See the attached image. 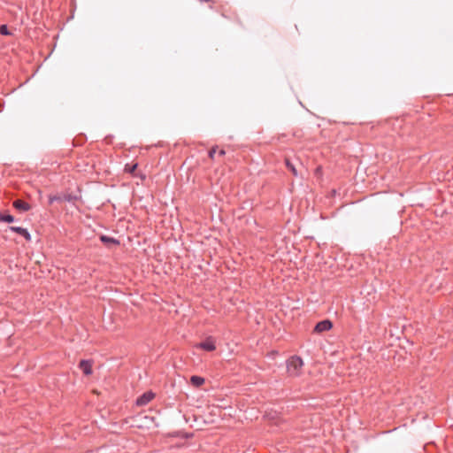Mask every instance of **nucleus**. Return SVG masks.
Listing matches in <instances>:
<instances>
[{"mask_svg": "<svg viewBox=\"0 0 453 453\" xmlns=\"http://www.w3.org/2000/svg\"><path fill=\"white\" fill-rule=\"evenodd\" d=\"M303 361L301 357L294 356L288 360L287 371L290 377H298L302 374Z\"/></svg>", "mask_w": 453, "mask_h": 453, "instance_id": "nucleus-1", "label": "nucleus"}, {"mask_svg": "<svg viewBox=\"0 0 453 453\" xmlns=\"http://www.w3.org/2000/svg\"><path fill=\"white\" fill-rule=\"evenodd\" d=\"M154 396L155 395L153 392L148 391L137 398L136 404L139 406L146 405L154 398Z\"/></svg>", "mask_w": 453, "mask_h": 453, "instance_id": "nucleus-2", "label": "nucleus"}, {"mask_svg": "<svg viewBox=\"0 0 453 453\" xmlns=\"http://www.w3.org/2000/svg\"><path fill=\"white\" fill-rule=\"evenodd\" d=\"M332 322L330 320H323V321H320L319 322L315 328H314V331L316 333H323V332H326V331H328L332 328Z\"/></svg>", "mask_w": 453, "mask_h": 453, "instance_id": "nucleus-3", "label": "nucleus"}, {"mask_svg": "<svg viewBox=\"0 0 453 453\" xmlns=\"http://www.w3.org/2000/svg\"><path fill=\"white\" fill-rule=\"evenodd\" d=\"M197 347L207 351H212L216 349L215 342L211 338H209L205 342L199 343Z\"/></svg>", "mask_w": 453, "mask_h": 453, "instance_id": "nucleus-4", "label": "nucleus"}, {"mask_svg": "<svg viewBox=\"0 0 453 453\" xmlns=\"http://www.w3.org/2000/svg\"><path fill=\"white\" fill-rule=\"evenodd\" d=\"M80 368L86 375L92 373V363L88 360H81L80 363Z\"/></svg>", "mask_w": 453, "mask_h": 453, "instance_id": "nucleus-5", "label": "nucleus"}, {"mask_svg": "<svg viewBox=\"0 0 453 453\" xmlns=\"http://www.w3.org/2000/svg\"><path fill=\"white\" fill-rule=\"evenodd\" d=\"M10 229L17 234H19L20 235L24 236L27 241L31 240V235L27 232V229L19 227V226H11Z\"/></svg>", "mask_w": 453, "mask_h": 453, "instance_id": "nucleus-6", "label": "nucleus"}, {"mask_svg": "<svg viewBox=\"0 0 453 453\" xmlns=\"http://www.w3.org/2000/svg\"><path fill=\"white\" fill-rule=\"evenodd\" d=\"M13 206L17 209V210H19V211H27L30 209V205L22 201V200H15L13 202Z\"/></svg>", "mask_w": 453, "mask_h": 453, "instance_id": "nucleus-7", "label": "nucleus"}, {"mask_svg": "<svg viewBox=\"0 0 453 453\" xmlns=\"http://www.w3.org/2000/svg\"><path fill=\"white\" fill-rule=\"evenodd\" d=\"M190 382L193 386L198 388L204 383V379L195 375L191 377Z\"/></svg>", "mask_w": 453, "mask_h": 453, "instance_id": "nucleus-8", "label": "nucleus"}, {"mask_svg": "<svg viewBox=\"0 0 453 453\" xmlns=\"http://www.w3.org/2000/svg\"><path fill=\"white\" fill-rule=\"evenodd\" d=\"M285 164H286V166L291 171V173L295 176H297V171H296V167L288 158L285 160Z\"/></svg>", "mask_w": 453, "mask_h": 453, "instance_id": "nucleus-9", "label": "nucleus"}, {"mask_svg": "<svg viewBox=\"0 0 453 453\" xmlns=\"http://www.w3.org/2000/svg\"><path fill=\"white\" fill-rule=\"evenodd\" d=\"M101 241L104 242V243H115V244H118V242L116 240H114L113 238H111V237H108V236H105V235H102L100 237Z\"/></svg>", "mask_w": 453, "mask_h": 453, "instance_id": "nucleus-10", "label": "nucleus"}, {"mask_svg": "<svg viewBox=\"0 0 453 453\" xmlns=\"http://www.w3.org/2000/svg\"><path fill=\"white\" fill-rule=\"evenodd\" d=\"M136 168H137V164H134L133 165H126L125 171L134 174V171L136 170Z\"/></svg>", "mask_w": 453, "mask_h": 453, "instance_id": "nucleus-11", "label": "nucleus"}, {"mask_svg": "<svg viewBox=\"0 0 453 453\" xmlns=\"http://www.w3.org/2000/svg\"><path fill=\"white\" fill-rule=\"evenodd\" d=\"M208 411L211 416H217L219 411V408L217 406L208 407Z\"/></svg>", "mask_w": 453, "mask_h": 453, "instance_id": "nucleus-12", "label": "nucleus"}, {"mask_svg": "<svg viewBox=\"0 0 453 453\" xmlns=\"http://www.w3.org/2000/svg\"><path fill=\"white\" fill-rule=\"evenodd\" d=\"M0 34L3 35H9L11 33L8 30V27L6 25L0 26Z\"/></svg>", "mask_w": 453, "mask_h": 453, "instance_id": "nucleus-13", "label": "nucleus"}, {"mask_svg": "<svg viewBox=\"0 0 453 453\" xmlns=\"http://www.w3.org/2000/svg\"><path fill=\"white\" fill-rule=\"evenodd\" d=\"M0 220L11 223L14 220V219L12 215H6V216H1Z\"/></svg>", "mask_w": 453, "mask_h": 453, "instance_id": "nucleus-14", "label": "nucleus"}, {"mask_svg": "<svg viewBox=\"0 0 453 453\" xmlns=\"http://www.w3.org/2000/svg\"><path fill=\"white\" fill-rule=\"evenodd\" d=\"M215 153H216V147H213V148L210 150V152H209V157H210L211 158H213V157H214Z\"/></svg>", "mask_w": 453, "mask_h": 453, "instance_id": "nucleus-15", "label": "nucleus"}, {"mask_svg": "<svg viewBox=\"0 0 453 453\" xmlns=\"http://www.w3.org/2000/svg\"><path fill=\"white\" fill-rule=\"evenodd\" d=\"M321 173H322V168L320 166L317 167L315 170V173L317 175H321Z\"/></svg>", "mask_w": 453, "mask_h": 453, "instance_id": "nucleus-16", "label": "nucleus"}, {"mask_svg": "<svg viewBox=\"0 0 453 453\" xmlns=\"http://www.w3.org/2000/svg\"><path fill=\"white\" fill-rule=\"evenodd\" d=\"M135 176H139L142 180H144L145 179V175L142 174V173H135L134 174Z\"/></svg>", "mask_w": 453, "mask_h": 453, "instance_id": "nucleus-17", "label": "nucleus"}, {"mask_svg": "<svg viewBox=\"0 0 453 453\" xmlns=\"http://www.w3.org/2000/svg\"><path fill=\"white\" fill-rule=\"evenodd\" d=\"M219 153L220 156H224L226 154V151L224 150H220Z\"/></svg>", "mask_w": 453, "mask_h": 453, "instance_id": "nucleus-18", "label": "nucleus"}]
</instances>
